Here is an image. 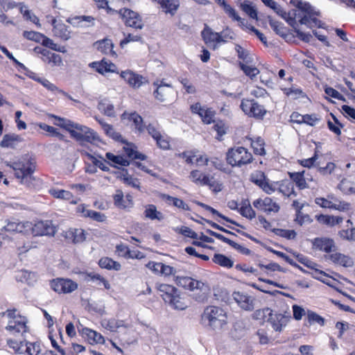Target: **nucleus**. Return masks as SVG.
Wrapping results in <instances>:
<instances>
[{
    "mask_svg": "<svg viewBox=\"0 0 355 355\" xmlns=\"http://www.w3.org/2000/svg\"><path fill=\"white\" fill-rule=\"evenodd\" d=\"M78 331L83 337L87 338L90 343L103 344L105 342L104 338L101 334L91 329L83 327L81 329H78Z\"/></svg>",
    "mask_w": 355,
    "mask_h": 355,
    "instance_id": "nucleus-27",
    "label": "nucleus"
},
{
    "mask_svg": "<svg viewBox=\"0 0 355 355\" xmlns=\"http://www.w3.org/2000/svg\"><path fill=\"white\" fill-rule=\"evenodd\" d=\"M35 51L40 53L43 56L46 57L49 62H53L55 65L60 66L62 64V58L59 54L52 53L46 49H41L35 47Z\"/></svg>",
    "mask_w": 355,
    "mask_h": 355,
    "instance_id": "nucleus-38",
    "label": "nucleus"
},
{
    "mask_svg": "<svg viewBox=\"0 0 355 355\" xmlns=\"http://www.w3.org/2000/svg\"><path fill=\"white\" fill-rule=\"evenodd\" d=\"M51 288L56 293H71L78 288L76 282L70 279L57 278L51 281Z\"/></svg>",
    "mask_w": 355,
    "mask_h": 355,
    "instance_id": "nucleus-10",
    "label": "nucleus"
},
{
    "mask_svg": "<svg viewBox=\"0 0 355 355\" xmlns=\"http://www.w3.org/2000/svg\"><path fill=\"white\" fill-rule=\"evenodd\" d=\"M292 206L295 207L296 210V216L294 219V221L299 224L300 225H303L305 222L309 220V216L307 214H304L301 210L303 207V205L300 204L297 201L294 200L293 202Z\"/></svg>",
    "mask_w": 355,
    "mask_h": 355,
    "instance_id": "nucleus-39",
    "label": "nucleus"
},
{
    "mask_svg": "<svg viewBox=\"0 0 355 355\" xmlns=\"http://www.w3.org/2000/svg\"><path fill=\"white\" fill-rule=\"evenodd\" d=\"M294 8L290 10V26L300 24L310 28L322 27L320 12L309 2L302 0H290Z\"/></svg>",
    "mask_w": 355,
    "mask_h": 355,
    "instance_id": "nucleus-1",
    "label": "nucleus"
},
{
    "mask_svg": "<svg viewBox=\"0 0 355 355\" xmlns=\"http://www.w3.org/2000/svg\"><path fill=\"white\" fill-rule=\"evenodd\" d=\"M239 212L241 216L249 219H252L255 217V211L252 209L250 204L248 200H244L241 202V206L239 208Z\"/></svg>",
    "mask_w": 355,
    "mask_h": 355,
    "instance_id": "nucleus-43",
    "label": "nucleus"
},
{
    "mask_svg": "<svg viewBox=\"0 0 355 355\" xmlns=\"http://www.w3.org/2000/svg\"><path fill=\"white\" fill-rule=\"evenodd\" d=\"M145 217L150 220H157L159 221L164 219V215L162 212L157 210L154 205H148L144 211Z\"/></svg>",
    "mask_w": 355,
    "mask_h": 355,
    "instance_id": "nucleus-40",
    "label": "nucleus"
},
{
    "mask_svg": "<svg viewBox=\"0 0 355 355\" xmlns=\"http://www.w3.org/2000/svg\"><path fill=\"white\" fill-rule=\"evenodd\" d=\"M102 326L110 331H116L119 327H128L123 320H116V319H104L101 322Z\"/></svg>",
    "mask_w": 355,
    "mask_h": 355,
    "instance_id": "nucleus-37",
    "label": "nucleus"
},
{
    "mask_svg": "<svg viewBox=\"0 0 355 355\" xmlns=\"http://www.w3.org/2000/svg\"><path fill=\"white\" fill-rule=\"evenodd\" d=\"M241 9L245 12L250 18L257 19V11L252 3L248 1H244L241 4Z\"/></svg>",
    "mask_w": 355,
    "mask_h": 355,
    "instance_id": "nucleus-53",
    "label": "nucleus"
},
{
    "mask_svg": "<svg viewBox=\"0 0 355 355\" xmlns=\"http://www.w3.org/2000/svg\"><path fill=\"white\" fill-rule=\"evenodd\" d=\"M24 351L29 355H40L42 352L40 345L37 343L27 342Z\"/></svg>",
    "mask_w": 355,
    "mask_h": 355,
    "instance_id": "nucleus-58",
    "label": "nucleus"
},
{
    "mask_svg": "<svg viewBox=\"0 0 355 355\" xmlns=\"http://www.w3.org/2000/svg\"><path fill=\"white\" fill-rule=\"evenodd\" d=\"M269 24L274 32L283 39L286 42H288V29L284 25L283 23L275 21L270 16H268Z\"/></svg>",
    "mask_w": 355,
    "mask_h": 355,
    "instance_id": "nucleus-26",
    "label": "nucleus"
},
{
    "mask_svg": "<svg viewBox=\"0 0 355 355\" xmlns=\"http://www.w3.org/2000/svg\"><path fill=\"white\" fill-rule=\"evenodd\" d=\"M252 160V155L244 147L230 148L226 153V161L232 167H241Z\"/></svg>",
    "mask_w": 355,
    "mask_h": 355,
    "instance_id": "nucleus-6",
    "label": "nucleus"
},
{
    "mask_svg": "<svg viewBox=\"0 0 355 355\" xmlns=\"http://www.w3.org/2000/svg\"><path fill=\"white\" fill-rule=\"evenodd\" d=\"M332 119L335 124L331 121H327V126L329 130L335 133L336 135L340 136L341 135L340 129L343 128V125L339 122L338 119L333 114H331Z\"/></svg>",
    "mask_w": 355,
    "mask_h": 355,
    "instance_id": "nucleus-54",
    "label": "nucleus"
},
{
    "mask_svg": "<svg viewBox=\"0 0 355 355\" xmlns=\"http://www.w3.org/2000/svg\"><path fill=\"white\" fill-rule=\"evenodd\" d=\"M30 232L33 236H53L56 232V227L52 220H40L33 224L29 222Z\"/></svg>",
    "mask_w": 355,
    "mask_h": 355,
    "instance_id": "nucleus-9",
    "label": "nucleus"
},
{
    "mask_svg": "<svg viewBox=\"0 0 355 355\" xmlns=\"http://www.w3.org/2000/svg\"><path fill=\"white\" fill-rule=\"evenodd\" d=\"M98 109L101 112L103 113L107 116H114L115 112L114 105L107 101H101L98 103Z\"/></svg>",
    "mask_w": 355,
    "mask_h": 355,
    "instance_id": "nucleus-49",
    "label": "nucleus"
},
{
    "mask_svg": "<svg viewBox=\"0 0 355 355\" xmlns=\"http://www.w3.org/2000/svg\"><path fill=\"white\" fill-rule=\"evenodd\" d=\"M53 26V32L55 36L61 38L63 40H68L71 37V31L69 26L61 21H58L55 19H52Z\"/></svg>",
    "mask_w": 355,
    "mask_h": 355,
    "instance_id": "nucleus-22",
    "label": "nucleus"
},
{
    "mask_svg": "<svg viewBox=\"0 0 355 355\" xmlns=\"http://www.w3.org/2000/svg\"><path fill=\"white\" fill-rule=\"evenodd\" d=\"M353 223L350 219L347 220V228L338 231V236L343 240L355 241V227H352Z\"/></svg>",
    "mask_w": 355,
    "mask_h": 355,
    "instance_id": "nucleus-31",
    "label": "nucleus"
},
{
    "mask_svg": "<svg viewBox=\"0 0 355 355\" xmlns=\"http://www.w3.org/2000/svg\"><path fill=\"white\" fill-rule=\"evenodd\" d=\"M315 167L320 175L325 176L333 173L336 168V165L333 162L327 161L324 155H320L315 163Z\"/></svg>",
    "mask_w": 355,
    "mask_h": 355,
    "instance_id": "nucleus-14",
    "label": "nucleus"
},
{
    "mask_svg": "<svg viewBox=\"0 0 355 355\" xmlns=\"http://www.w3.org/2000/svg\"><path fill=\"white\" fill-rule=\"evenodd\" d=\"M207 233H208L209 235L214 236L215 238L218 239V240L222 241L223 242L227 243L230 246H232L234 249L236 250L238 252L243 254L248 255L250 254V250L248 248H246L237 243L226 238L223 235L217 233L216 232H214L209 229H207L206 230Z\"/></svg>",
    "mask_w": 355,
    "mask_h": 355,
    "instance_id": "nucleus-19",
    "label": "nucleus"
},
{
    "mask_svg": "<svg viewBox=\"0 0 355 355\" xmlns=\"http://www.w3.org/2000/svg\"><path fill=\"white\" fill-rule=\"evenodd\" d=\"M121 119H127L129 121L132 122V125H134L135 130L139 133H142L146 130V125L144 124L142 117L140 115H139L137 112H124L121 115Z\"/></svg>",
    "mask_w": 355,
    "mask_h": 355,
    "instance_id": "nucleus-21",
    "label": "nucleus"
},
{
    "mask_svg": "<svg viewBox=\"0 0 355 355\" xmlns=\"http://www.w3.org/2000/svg\"><path fill=\"white\" fill-rule=\"evenodd\" d=\"M121 77L124 79L130 86L134 88H139L146 81L144 77L130 70L122 71L121 73Z\"/></svg>",
    "mask_w": 355,
    "mask_h": 355,
    "instance_id": "nucleus-15",
    "label": "nucleus"
},
{
    "mask_svg": "<svg viewBox=\"0 0 355 355\" xmlns=\"http://www.w3.org/2000/svg\"><path fill=\"white\" fill-rule=\"evenodd\" d=\"M232 298L238 306L246 311H252L254 309L255 298L248 293L234 291L232 293Z\"/></svg>",
    "mask_w": 355,
    "mask_h": 355,
    "instance_id": "nucleus-11",
    "label": "nucleus"
},
{
    "mask_svg": "<svg viewBox=\"0 0 355 355\" xmlns=\"http://www.w3.org/2000/svg\"><path fill=\"white\" fill-rule=\"evenodd\" d=\"M212 261L220 266L230 268L233 266L234 262L227 256L222 254H215L212 258Z\"/></svg>",
    "mask_w": 355,
    "mask_h": 355,
    "instance_id": "nucleus-46",
    "label": "nucleus"
},
{
    "mask_svg": "<svg viewBox=\"0 0 355 355\" xmlns=\"http://www.w3.org/2000/svg\"><path fill=\"white\" fill-rule=\"evenodd\" d=\"M293 318L297 321L301 320L302 317L306 316V311L301 306L294 304L292 306Z\"/></svg>",
    "mask_w": 355,
    "mask_h": 355,
    "instance_id": "nucleus-64",
    "label": "nucleus"
},
{
    "mask_svg": "<svg viewBox=\"0 0 355 355\" xmlns=\"http://www.w3.org/2000/svg\"><path fill=\"white\" fill-rule=\"evenodd\" d=\"M327 259H329L335 264L340 265L344 267L351 266L352 264V259L336 251L326 256Z\"/></svg>",
    "mask_w": 355,
    "mask_h": 355,
    "instance_id": "nucleus-24",
    "label": "nucleus"
},
{
    "mask_svg": "<svg viewBox=\"0 0 355 355\" xmlns=\"http://www.w3.org/2000/svg\"><path fill=\"white\" fill-rule=\"evenodd\" d=\"M78 212L82 214L83 216L88 217L97 222H103L106 220V216L104 214L94 210L87 209L83 205L79 206L77 208Z\"/></svg>",
    "mask_w": 355,
    "mask_h": 355,
    "instance_id": "nucleus-28",
    "label": "nucleus"
},
{
    "mask_svg": "<svg viewBox=\"0 0 355 355\" xmlns=\"http://www.w3.org/2000/svg\"><path fill=\"white\" fill-rule=\"evenodd\" d=\"M304 173V170L300 172L290 173V179L295 182L300 189H304L307 187Z\"/></svg>",
    "mask_w": 355,
    "mask_h": 355,
    "instance_id": "nucleus-41",
    "label": "nucleus"
},
{
    "mask_svg": "<svg viewBox=\"0 0 355 355\" xmlns=\"http://www.w3.org/2000/svg\"><path fill=\"white\" fill-rule=\"evenodd\" d=\"M235 51L237 53L238 58L242 60L245 63L250 64L253 62L252 55L247 49H245L241 45L236 44Z\"/></svg>",
    "mask_w": 355,
    "mask_h": 355,
    "instance_id": "nucleus-44",
    "label": "nucleus"
},
{
    "mask_svg": "<svg viewBox=\"0 0 355 355\" xmlns=\"http://www.w3.org/2000/svg\"><path fill=\"white\" fill-rule=\"evenodd\" d=\"M240 107L243 112L250 117L262 119L266 114L264 107L254 99H243Z\"/></svg>",
    "mask_w": 355,
    "mask_h": 355,
    "instance_id": "nucleus-8",
    "label": "nucleus"
},
{
    "mask_svg": "<svg viewBox=\"0 0 355 355\" xmlns=\"http://www.w3.org/2000/svg\"><path fill=\"white\" fill-rule=\"evenodd\" d=\"M119 13L127 26L139 29L143 27L142 21L137 12L128 8H123L120 10Z\"/></svg>",
    "mask_w": 355,
    "mask_h": 355,
    "instance_id": "nucleus-12",
    "label": "nucleus"
},
{
    "mask_svg": "<svg viewBox=\"0 0 355 355\" xmlns=\"http://www.w3.org/2000/svg\"><path fill=\"white\" fill-rule=\"evenodd\" d=\"M201 35L207 44L215 42L216 32H213L211 28L208 27L205 28Z\"/></svg>",
    "mask_w": 355,
    "mask_h": 355,
    "instance_id": "nucleus-60",
    "label": "nucleus"
},
{
    "mask_svg": "<svg viewBox=\"0 0 355 355\" xmlns=\"http://www.w3.org/2000/svg\"><path fill=\"white\" fill-rule=\"evenodd\" d=\"M239 67L244 73L250 78H253L259 73V70L257 67L248 66L246 63L239 62Z\"/></svg>",
    "mask_w": 355,
    "mask_h": 355,
    "instance_id": "nucleus-57",
    "label": "nucleus"
},
{
    "mask_svg": "<svg viewBox=\"0 0 355 355\" xmlns=\"http://www.w3.org/2000/svg\"><path fill=\"white\" fill-rule=\"evenodd\" d=\"M65 236L73 243H82L86 239L85 230L82 229H71L66 232Z\"/></svg>",
    "mask_w": 355,
    "mask_h": 355,
    "instance_id": "nucleus-32",
    "label": "nucleus"
},
{
    "mask_svg": "<svg viewBox=\"0 0 355 355\" xmlns=\"http://www.w3.org/2000/svg\"><path fill=\"white\" fill-rule=\"evenodd\" d=\"M172 85H159L154 91V96L159 101L164 102L166 100L167 96L172 93Z\"/></svg>",
    "mask_w": 355,
    "mask_h": 355,
    "instance_id": "nucleus-35",
    "label": "nucleus"
},
{
    "mask_svg": "<svg viewBox=\"0 0 355 355\" xmlns=\"http://www.w3.org/2000/svg\"><path fill=\"white\" fill-rule=\"evenodd\" d=\"M188 289L191 291H193L194 289L200 290L202 294L200 297H199V298H196V300L198 301H203L206 298V293L208 291V286L201 281H198L191 278V282H189Z\"/></svg>",
    "mask_w": 355,
    "mask_h": 355,
    "instance_id": "nucleus-36",
    "label": "nucleus"
},
{
    "mask_svg": "<svg viewBox=\"0 0 355 355\" xmlns=\"http://www.w3.org/2000/svg\"><path fill=\"white\" fill-rule=\"evenodd\" d=\"M215 112L210 108L204 109L202 112H200V118L202 121L207 124H210L214 121Z\"/></svg>",
    "mask_w": 355,
    "mask_h": 355,
    "instance_id": "nucleus-61",
    "label": "nucleus"
},
{
    "mask_svg": "<svg viewBox=\"0 0 355 355\" xmlns=\"http://www.w3.org/2000/svg\"><path fill=\"white\" fill-rule=\"evenodd\" d=\"M209 175L205 174L199 170H193L189 175L190 180L196 184L205 186L209 183Z\"/></svg>",
    "mask_w": 355,
    "mask_h": 355,
    "instance_id": "nucleus-33",
    "label": "nucleus"
},
{
    "mask_svg": "<svg viewBox=\"0 0 355 355\" xmlns=\"http://www.w3.org/2000/svg\"><path fill=\"white\" fill-rule=\"evenodd\" d=\"M98 265L102 268L108 270L112 269L116 271L120 270L121 268V266L119 262L115 261L108 257L101 258L98 261Z\"/></svg>",
    "mask_w": 355,
    "mask_h": 355,
    "instance_id": "nucleus-42",
    "label": "nucleus"
},
{
    "mask_svg": "<svg viewBox=\"0 0 355 355\" xmlns=\"http://www.w3.org/2000/svg\"><path fill=\"white\" fill-rule=\"evenodd\" d=\"M49 193L54 198L58 199L70 200L72 197V194L70 191L63 189H51Z\"/></svg>",
    "mask_w": 355,
    "mask_h": 355,
    "instance_id": "nucleus-55",
    "label": "nucleus"
},
{
    "mask_svg": "<svg viewBox=\"0 0 355 355\" xmlns=\"http://www.w3.org/2000/svg\"><path fill=\"white\" fill-rule=\"evenodd\" d=\"M23 35L25 38L33 40L36 42H42L44 35L40 33L36 32V31H24Z\"/></svg>",
    "mask_w": 355,
    "mask_h": 355,
    "instance_id": "nucleus-63",
    "label": "nucleus"
},
{
    "mask_svg": "<svg viewBox=\"0 0 355 355\" xmlns=\"http://www.w3.org/2000/svg\"><path fill=\"white\" fill-rule=\"evenodd\" d=\"M89 66L92 68H95L101 74H104L107 72H113L115 68V65L113 63L105 61V60H102L100 62H93L89 64Z\"/></svg>",
    "mask_w": 355,
    "mask_h": 355,
    "instance_id": "nucleus-30",
    "label": "nucleus"
},
{
    "mask_svg": "<svg viewBox=\"0 0 355 355\" xmlns=\"http://www.w3.org/2000/svg\"><path fill=\"white\" fill-rule=\"evenodd\" d=\"M163 199L166 200L169 202H172L173 205L178 208L187 211L190 210L189 205L180 198H175L169 195L164 194Z\"/></svg>",
    "mask_w": 355,
    "mask_h": 355,
    "instance_id": "nucleus-50",
    "label": "nucleus"
},
{
    "mask_svg": "<svg viewBox=\"0 0 355 355\" xmlns=\"http://www.w3.org/2000/svg\"><path fill=\"white\" fill-rule=\"evenodd\" d=\"M338 189L345 194H355V185L351 181L344 178L338 185Z\"/></svg>",
    "mask_w": 355,
    "mask_h": 355,
    "instance_id": "nucleus-48",
    "label": "nucleus"
},
{
    "mask_svg": "<svg viewBox=\"0 0 355 355\" xmlns=\"http://www.w3.org/2000/svg\"><path fill=\"white\" fill-rule=\"evenodd\" d=\"M22 141V138L16 134H6L3 136L0 146L3 148H15V146Z\"/></svg>",
    "mask_w": 355,
    "mask_h": 355,
    "instance_id": "nucleus-34",
    "label": "nucleus"
},
{
    "mask_svg": "<svg viewBox=\"0 0 355 355\" xmlns=\"http://www.w3.org/2000/svg\"><path fill=\"white\" fill-rule=\"evenodd\" d=\"M104 132L108 137H111L114 141L126 144V141L123 139L122 135L119 132L115 131L112 125H110Z\"/></svg>",
    "mask_w": 355,
    "mask_h": 355,
    "instance_id": "nucleus-59",
    "label": "nucleus"
},
{
    "mask_svg": "<svg viewBox=\"0 0 355 355\" xmlns=\"http://www.w3.org/2000/svg\"><path fill=\"white\" fill-rule=\"evenodd\" d=\"M250 180L268 194L272 193L275 190L273 185L268 182L265 173L261 171H257L252 173Z\"/></svg>",
    "mask_w": 355,
    "mask_h": 355,
    "instance_id": "nucleus-13",
    "label": "nucleus"
},
{
    "mask_svg": "<svg viewBox=\"0 0 355 355\" xmlns=\"http://www.w3.org/2000/svg\"><path fill=\"white\" fill-rule=\"evenodd\" d=\"M123 197V193L121 190H117L113 196L114 205L119 208L125 209L128 207V205L126 204Z\"/></svg>",
    "mask_w": 355,
    "mask_h": 355,
    "instance_id": "nucleus-62",
    "label": "nucleus"
},
{
    "mask_svg": "<svg viewBox=\"0 0 355 355\" xmlns=\"http://www.w3.org/2000/svg\"><path fill=\"white\" fill-rule=\"evenodd\" d=\"M157 288L159 292L162 293V298L166 302L167 296L173 297L178 292L174 286L165 284H159Z\"/></svg>",
    "mask_w": 355,
    "mask_h": 355,
    "instance_id": "nucleus-45",
    "label": "nucleus"
},
{
    "mask_svg": "<svg viewBox=\"0 0 355 355\" xmlns=\"http://www.w3.org/2000/svg\"><path fill=\"white\" fill-rule=\"evenodd\" d=\"M201 322L214 330H219L227 324V315L222 308L208 306L204 309L201 315Z\"/></svg>",
    "mask_w": 355,
    "mask_h": 355,
    "instance_id": "nucleus-3",
    "label": "nucleus"
},
{
    "mask_svg": "<svg viewBox=\"0 0 355 355\" xmlns=\"http://www.w3.org/2000/svg\"><path fill=\"white\" fill-rule=\"evenodd\" d=\"M166 302L169 303L175 309L184 310L187 307L184 303L181 300L179 292H178L173 297L167 296Z\"/></svg>",
    "mask_w": 355,
    "mask_h": 355,
    "instance_id": "nucleus-52",
    "label": "nucleus"
},
{
    "mask_svg": "<svg viewBox=\"0 0 355 355\" xmlns=\"http://www.w3.org/2000/svg\"><path fill=\"white\" fill-rule=\"evenodd\" d=\"M304 324L307 327H310L314 324H318L320 327H323L325 324V319L318 314L316 312L308 309L306 311V316L305 318Z\"/></svg>",
    "mask_w": 355,
    "mask_h": 355,
    "instance_id": "nucleus-25",
    "label": "nucleus"
},
{
    "mask_svg": "<svg viewBox=\"0 0 355 355\" xmlns=\"http://www.w3.org/2000/svg\"><path fill=\"white\" fill-rule=\"evenodd\" d=\"M15 171V175L20 179V182L28 187L31 186V181L34 180L33 173L35 170V162L33 159L24 157L17 162L8 164Z\"/></svg>",
    "mask_w": 355,
    "mask_h": 355,
    "instance_id": "nucleus-4",
    "label": "nucleus"
},
{
    "mask_svg": "<svg viewBox=\"0 0 355 355\" xmlns=\"http://www.w3.org/2000/svg\"><path fill=\"white\" fill-rule=\"evenodd\" d=\"M105 157L107 159L116 164L123 166H128L130 164L129 161L121 155H115L111 153H107Z\"/></svg>",
    "mask_w": 355,
    "mask_h": 355,
    "instance_id": "nucleus-56",
    "label": "nucleus"
},
{
    "mask_svg": "<svg viewBox=\"0 0 355 355\" xmlns=\"http://www.w3.org/2000/svg\"><path fill=\"white\" fill-rule=\"evenodd\" d=\"M252 317L254 320L259 321L260 324L265 322H270L272 327L277 331H280L283 327H286L288 321L287 316L281 313L273 314L272 311L268 308L255 311Z\"/></svg>",
    "mask_w": 355,
    "mask_h": 355,
    "instance_id": "nucleus-5",
    "label": "nucleus"
},
{
    "mask_svg": "<svg viewBox=\"0 0 355 355\" xmlns=\"http://www.w3.org/2000/svg\"><path fill=\"white\" fill-rule=\"evenodd\" d=\"M316 220L321 225L334 227L343 223V218L338 216L319 214L315 216Z\"/></svg>",
    "mask_w": 355,
    "mask_h": 355,
    "instance_id": "nucleus-23",
    "label": "nucleus"
},
{
    "mask_svg": "<svg viewBox=\"0 0 355 355\" xmlns=\"http://www.w3.org/2000/svg\"><path fill=\"white\" fill-rule=\"evenodd\" d=\"M253 205L255 208L266 212L270 213L272 211L277 212L279 210V207L276 203L273 202L270 198H265L263 199L259 198L253 202Z\"/></svg>",
    "mask_w": 355,
    "mask_h": 355,
    "instance_id": "nucleus-18",
    "label": "nucleus"
},
{
    "mask_svg": "<svg viewBox=\"0 0 355 355\" xmlns=\"http://www.w3.org/2000/svg\"><path fill=\"white\" fill-rule=\"evenodd\" d=\"M327 196L331 202L332 209L340 211H345L350 209V203L339 200L334 193H329Z\"/></svg>",
    "mask_w": 355,
    "mask_h": 355,
    "instance_id": "nucleus-29",
    "label": "nucleus"
},
{
    "mask_svg": "<svg viewBox=\"0 0 355 355\" xmlns=\"http://www.w3.org/2000/svg\"><path fill=\"white\" fill-rule=\"evenodd\" d=\"M96 44L98 50L102 53L105 54H115L113 51L114 45L111 40L104 39L98 42Z\"/></svg>",
    "mask_w": 355,
    "mask_h": 355,
    "instance_id": "nucleus-47",
    "label": "nucleus"
},
{
    "mask_svg": "<svg viewBox=\"0 0 355 355\" xmlns=\"http://www.w3.org/2000/svg\"><path fill=\"white\" fill-rule=\"evenodd\" d=\"M50 117L55 119L58 121L54 124L60 126L68 131L71 137L80 143H92L98 139L97 134L91 128L75 123L69 119L51 114Z\"/></svg>",
    "mask_w": 355,
    "mask_h": 355,
    "instance_id": "nucleus-2",
    "label": "nucleus"
},
{
    "mask_svg": "<svg viewBox=\"0 0 355 355\" xmlns=\"http://www.w3.org/2000/svg\"><path fill=\"white\" fill-rule=\"evenodd\" d=\"M95 18L92 16L79 15L67 19V21L75 27L88 28L95 25Z\"/></svg>",
    "mask_w": 355,
    "mask_h": 355,
    "instance_id": "nucleus-20",
    "label": "nucleus"
},
{
    "mask_svg": "<svg viewBox=\"0 0 355 355\" xmlns=\"http://www.w3.org/2000/svg\"><path fill=\"white\" fill-rule=\"evenodd\" d=\"M2 315H6L10 320L6 329L13 336L23 335L27 331L25 319L21 316H15V310H7L2 313Z\"/></svg>",
    "mask_w": 355,
    "mask_h": 355,
    "instance_id": "nucleus-7",
    "label": "nucleus"
},
{
    "mask_svg": "<svg viewBox=\"0 0 355 355\" xmlns=\"http://www.w3.org/2000/svg\"><path fill=\"white\" fill-rule=\"evenodd\" d=\"M264 145V140L261 137H257L251 142V146L254 150V153L259 155H264L266 154Z\"/></svg>",
    "mask_w": 355,
    "mask_h": 355,
    "instance_id": "nucleus-51",
    "label": "nucleus"
},
{
    "mask_svg": "<svg viewBox=\"0 0 355 355\" xmlns=\"http://www.w3.org/2000/svg\"><path fill=\"white\" fill-rule=\"evenodd\" d=\"M315 249L323 251L329 254L336 250L335 243L329 238H315L313 241Z\"/></svg>",
    "mask_w": 355,
    "mask_h": 355,
    "instance_id": "nucleus-17",
    "label": "nucleus"
},
{
    "mask_svg": "<svg viewBox=\"0 0 355 355\" xmlns=\"http://www.w3.org/2000/svg\"><path fill=\"white\" fill-rule=\"evenodd\" d=\"M3 229L8 232L28 234L30 232L29 221L19 222L17 220H9L8 223L3 226Z\"/></svg>",
    "mask_w": 355,
    "mask_h": 355,
    "instance_id": "nucleus-16",
    "label": "nucleus"
}]
</instances>
